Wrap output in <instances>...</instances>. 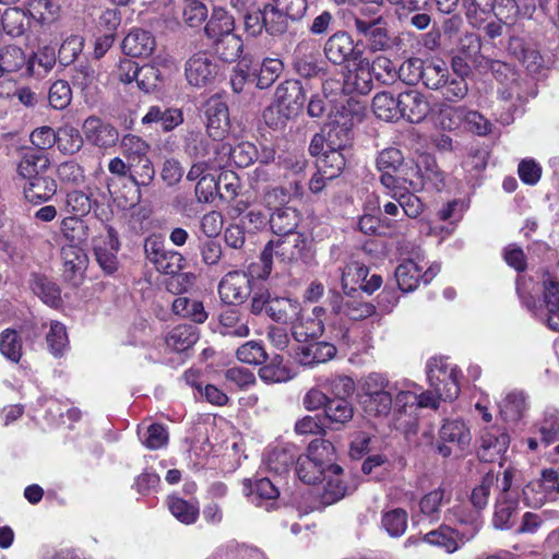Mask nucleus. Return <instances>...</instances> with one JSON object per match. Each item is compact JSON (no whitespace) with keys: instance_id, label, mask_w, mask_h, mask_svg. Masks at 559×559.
Masks as SVG:
<instances>
[{"instance_id":"20","label":"nucleus","mask_w":559,"mask_h":559,"mask_svg":"<svg viewBox=\"0 0 559 559\" xmlns=\"http://www.w3.org/2000/svg\"><path fill=\"white\" fill-rule=\"evenodd\" d=\"M61 259L63 262L62 275L64 280L74 286H79L87 269V254L78 245H67L61 248Z\"/></svg>"},{"instance_id":"17","label":"nucleus","mask_w":559,"mask_h":559,"mask_svg":"<svg viewBox=\"0 0 559 559\" xmlns=\"http://www.w3.org/2000/svg\"><path fill=\"white\" fill-rule=\"evenodd\" d=\"M215 155L218 160H223V167L226 164H233L238 168H246L259 158L257 146L247 141L239 142L234 146L226 142H218L215 145Z\"/></svg>"},{"instance_id":"27","label":"nucleus","mask_w":559,"mask_h":559,"mask_svg":"<svg viewBox=\"0 0 559 559\" xmlns=\"http://www.w3.org/2000/svg\"><path fill=\"white\" fill-rule=\"evenodd\" d=\"M156 47V40L150 31L132 28L122 40V50L134 58L150 57Z\"/></svg>"},{"instance_id":"16","label":"nucleus","mask_w":559,"mask_h":559,"mask_svg":"<svg viewBox=\"0 0 559 559\" xmlns=\"http://www.w3.org/2000/svg\"><path fill=\"white\" fill-rule=\"evenodd\" d=\"M120 249L118 234L112 226L107 227V237L94 242L93 254L105 275L112 276L119 270L117 253Z\"/></svg>"},{"instance_id":"23","label":"nucleus","mask_w":559,"mask_h":559,"mask_svg":"<svg viewBox=\"0 0 559 559\" xmlns=\"http://www.w3.org/2000/svg\"><path fill=\"white\" fill-rule=\"evenodd\" d=\"M28 286L45 305L53 309H59L63 305L61 289L46 274L40 272H32L28 278Z\"/></svg>"},{"instance_id":"47","label":"nucleus","mask_w":559,"mask_h":559,"mask_svg":"<svg viewBox=\"0 0 559 559\" xmlns=\"http://www.w3.org/2000/svg\"><path fill=\"white\" fill-rule=\"evenodd\" d=\"M73 87L87 92L95 86L98 74L88 60L80 61L73 66L70 74Z\"/></svg>"},{"instance_id":"10","label":"nucleus","mask_w":559,"mask_h":559,"mask_svg":"<svg viewBox=\"0 0 559 559\" xmlns=\"http://www.w3.org/2000/svg\"><path fill=\"white\" fill-rule=\"evenodd\" d=\"M352 22L350 27L358 36L366 39L371 51H383L391 48L392 39L382 17L362 19L353 16Z\"/></svg>"},{"instance_id":"32","label":"nucleus","mask_w":559,"mask_h":559,"mask_svg":"<svg viewBox=\"0 0 559 559\" xmlns=\"http://www.w3.org/2000/svg\"><path fill=\"white\" fill-rule=\"evenodd\" d=\"M343 469L340 465L330 464L321 480L324 481L323 491L321 493L322 501L325 504H332L345 497L347 487L341 475Z\"/></svg>"},{"instance_id":"12","label":"nucleus","mask_w":559,"mask_h":559,"mask_svg":"<svg viewBox=\"0 0 559 559\" xmlns=\"http://www.w3.org/2000/svg\"><path fill=\"white\" fill-rule=\"evenodd\" d=\"M306 92L299 80H285L277 85L274 95V103L284 118L297 116L304 108Z\"/></svg>"},{"instance_id":"5","label":"nucleus","mask_w":559,"mask_h":559,"mask_svg":"<svg viewBox=\"0 0 559 559\" xmlns=\"http://www.w3.org/2000/svg\"><path fill=\"white\" fill-rule=\"evenodd\" d=\"M454 98V88H448L447 93H442L440 100H436L431 105L430 119L433 129L438 132L432 138L436 147L440 151H452V136L454 124V107L452 102Z\"/></svg>"},{"instance_id":"3","label":"nucleus","mask_w":559,"mask_h":559,"mask_svg":"<svg viewBox=\"0 0 559 559\" xmlns=\"http://www.w3.org/2000/svg\"><path fill=\"white\" fill-rule=\"evenodd\" d=\"M239 361L260 366L259 376L264 382H284L296 374L293 362L277 352H236Z\"/></svg>"},{"instance_id":"53","label":"nucleus","mask_w":559,"mask_h":559,"mask_svg":"<svg viewBox=\"0 0 559 559\" xmlns=\"http://www.w3.org/2000/svg\"><path fill=\"white\" fill-rule=\"evenodd\" d=\"M294 461L295 455L285 447H275L270 449L264 457L266 467L276 475L286 473L293 465Z\"/></svg>"},{"instance_id":"48","label":"nucleus","mask_w":559,"mask_h":559,"mask_svg":"<svg viewBox=\"0 0 559 559\" xmlns=\"http://www.w3.org/2000/svg\"><path fill=\"white\" fill-rule=\"evenodd\" d=\"M0 67L3 74L24 72L26 55L21 47L8 45L0 48Z\"/></svg>"},{"instance_id":"42","label":"nucleus","mask_w":559,"mask_h":559,"mask_svg":"<svg viewBox=\"0 0 559 559\" xmlns=\"http://www.w3.org/2000/svg\"><path fill=\"white\" fill-rule=\"evenodd\" d=\"M216 144L209 141L202 133L191 131L185 136L183 152L194 160L205 159L211 151L215 153Z\"/></svg>"},{"instance_id":"58","label":"nucleus","mask_w":559,"mask_h":559,"mask_svg":"<svg viewBox=\"0 0 559 559\" xmlns=\"http://www.w3.org/2000/svg\"><path fill=\"white\" fill-rule=\"evenodd\" d=\"M120 147L123 157L130 163L148 155L151 151V145L144 139L132 133L122 136Z\"/></svg>"},{"instance_id":"11","label":"nucleus","mask_w":559,"mask_h":559,"mask_svg":"<svg viewBox=\"0 0 559 559\" xmlns=\"http://www.w3.org/2000/svg\"><path fill=\"white\" fill-rule=\"evenodd\" d=\"M218 72L219 64L206 52L194 53L185 64L186 79L194 87H206L213 84Z\"/></svg>"},{"instance_id":"6","label":"nucleus","mask_w":559,"mask_h":559,"mask_svg":"<svg viewBox=\"0 0 559 559\" xmlns=\"http://www.w3.org/2000/svg\"><path fill=\"white\" fill-rule=\"evenodd\" d=\"M144 253L155 270L165 275H179L186 264L183 255L168 248L160 235L152 234L145 238Z\"/></svg>"},{"instance_id":"19","label":"nucleus","mask_w":559,"mask_h":559,"mask_svg":"<svg viewBox=\"0 0 559 559\" xmlns=\"http://www.w3.org/2000/svg\"><path fill=\"white\" fill-rule=\"evenodd\" d=\"M88 143L100 148L114 147L119 141V132L111 123L97 116L87 117L82 126Z\"/></svg>"},{"instance_id":"7","label":"nucleus","mask_w":559,"mask_h":559,"mask_svg":"<svg viewBox=\"0 0 559 559\" xmlns=\"http://www.w3.org/2000/svg\"><path fill=\"white\" fill-rule=\"evenodd\" d=\"M323 53L333 66L349 68L350 64H358L364 57V50L359 41L355 43L352 35L346 31H337L332 34L323 46Z\"/></svg>"},{"instance_id":"46","label":"nucleus","mask_w":559,"mask_h":559,"mask_svg":"<svg viewBox=\"0 0 559 559\" xmlns=\"http://www.w3.org/2000/svg\"><path fill=\"white\" fill-rule=\"evenodd\" d=\"M284 70V63L278 58H264L260 69L253 72L257 79V87L266 90L271 87Z\"/></svg>"},{"instance_id":"14","label":"nucleus","mask_w":559,"mask_h":559,"mask_svg":"<svg viewBox=\"0 0 559 559\" xmlns=\"http://www.w3.org/2000/svg\"><path fill=\"white\" fill-rule=\"evenodd\" d=\"M295 71L302 78L311 79L326 74L320 53L310 40H301L293 53Z\"/></svg>"},{"instance_id":"8","label":"nucleus","mask_w":559,"mask_h":559,"mask_svg":"<svg viewBox=\"0 0 559 559\" xmlns=\"http://www.w3.org/2000/svg\"><path fill=\"white\" fill-rule=\"evenodd\" d=\"M377 168L381 173L380 182L388 190L405 188L408 181L404 173L405 163L402 152L395 147H389L380 152L377 157Z\"/></svg>"},{"instance_id":"62","label":"nucleus","mask_w":559,"mask_h":559,"mask_svg":"<svg viewBox=\"0 0 559 559\" xmlns=\"http://www.w3.org/2000/svg\"><path fill=\"white\" fill-rule=\"evenodd\" d=\"M525 396L523 392H512L507 395L500 405V413L506 421H518L525 412Z\"/></svg>"},{"instance_id":"34","label":"nucleus","mask_w":559,"mask_h":559,"mask_svg":"<svg viewBox=\"0 0 559 559\" xmlns=\"http://www.w3.org/2000/svg\"><path fill=\"white\" fill-rule=\"evenodd\" d=\"M235 17L223 7H214L210 20L205 24V35L214 40L234 34Z\"/></svg>"},{"instance_id":"49","label":"nucleus","mask_w":559,"mask_h":559,"mask_svg":"<svg viewBox=\"0 0 559 559\" xmlns=\"http://www.w3.org/2000/svg\"><path fill=\"white\" fill-rule=\"evenodd\" d=\"M243 492L253 503H258L260 499H276L280 495L277 487L266 477L257 479L253 483L250 479H246Z\"/></svg>"},{"instance_id":"31","label":"nucleus","mask_w":559,"mask_h":559,"mask_svg":"<svg viewBox=\"0 0 559 559\" xmlns=\"http://www.w3.org/2000/svg\"><path fill=\"white\" fill-rule=\"evenodd\" d=\"M354 70H349L345 75L344 91L347 93H357L359 95H367L373 87L374 78L368 62L364 64V59L358 64H353Z\"/></svg>"},{"instance_id":"54","label":"nucleus","mask_w":559,"mask_h":559,"mask_svg":"<svg viewBox=\"0 0 559 559\" xmlns=\"http://www.w3.org/2000/svg\"><path fill=\"white\" fill-rule=\"evenodd\" d=\"M215 51L223 61L234 62L242 52V39L236 34L222 36L213 40Z\"/></svg>"},{"instance_id":"18","label":"nucleus","mask_w":559,"mask_h":559,"mask_svg":"<svg viewBox=\"0 0 559 559\" xmlns=\"http://www.w3.org/2000/svg\"><path fill=\"white\" fill-rule=\"evenodd\" d=\"M335 456L334 445L325 439L312 440L307 450V454L300 455V474L307 480L313 479V475H306L305 472L308 467L313 469V473H318L319 464L322 467L329 468L330 464H334L333 460Z\"/></svg>"},{"instance_id":"15","label":"nucleus","mask_w":559,"mask_h":559,"mask_svg":"<svg viewBox=\"0 0 559 559\" xmlns=\"http://www.w3.org/2000/svg\"><path fill=\"white\" fill-rule=\"evenodd\" d=\"M251 292V280L246 272L230 271L218 284V295L225 305L242 304Z\"/></svg>"},{"instance_id":"63","label":"nucleus","mask_w":559,"mask_h":559,"mask_svg":"<svg viewBox=\"0 0 559 559\" xmlns=\"http://www.w3.org/2000/svg\"><path fill=\"white\" fill-rule=\"evenodd\" d=\"M370 68L374 79L384 85H391L399 79V69L395 63L384 56H378Z\"/></svg>"},{"instance_id":"28","label":"nucleus","mask_w":559,"mask_h":559,"mask_svg":"<svg viewBox=\"0 0 559 559\" xmlns=\"http://www.w3.org/2000/svg\"><path fill=\"white\" fill-rule=\"evenodd\" d=\"M49 166L50 159L46 152L28 147L22 152L16 171L21 179L26 180L44 175Z\"/></svg>"},{"instance_id":"21","label":"nucleus","mask_w":559,"mask_h":559,"mask_svg":"<svg viewBox=\"0 0 559 559\" xmlns=\"http://www.w3.org/2000/svg\"><path fill=\"white\" fill-rule=\"evenodd\" d=\"M401 119L411 123L423 122L431 110L427 97L417 90H407L399 94Z\"/></svg>"},{"instance_id":"50","label":"nucleus","mask_w":559,"mask_h":559,"mask_svg":"<svg viewBox=\"0 0 559 559\" xmlns=\"http://www.w3.org/2000/svg\"><path fill=\"white\" fill-rule=\"evenodd\" d=\"M85 40L81 35L72 34L62 40L57 59L59 66L66 68L78 60L84 49Z\"/></svg>"},{"instance_id":"41","label":"nucleus","mask_w":559,"mask_h":559,"mask_svg":"<svg viewBox=\"0 0 559 559\" xmlns=\"http://www.w3.org/2000/svg\"><path fill=\"white\" fill-rule=\"evenodd\" d=\"M372 111L383 121H399L401 119L399 96L390 92L377 93L372 99Z\"/></svg>"},{"instance_id":"36","label":"nucleus","mask_w":559,"mask_h":559,"mask_svg":"<svg viewBox=\"0 0 559 559\" xmlns=\"http://www.w3.org/2000/svg\"><path fill=\"white\" fill-rule=\"evenodd\" d=\"M300 213L294 207H276L271 214V229L277 236L299 233L297 227L300 223Z\"/></svg>"},{"instance_id":"4","label":"nucleus","mask_w":559,"mask_h":559,"mask_svg":"<svg viewBox=\"0 0 559 559\" xmlns=\"http://www.w3.org/2000/svg\"><path fill=\"white\" fill-rule=\"evenodd\" d=\"M130 183L131 188L126 193L118 194L116 190V182L114 179H107L106 186L111 195L122 198L126 205L134 206L141 201V189L150 187L156 176L154 164L146 155L142 158L135 159L130 163Z\"/></svg>"},{"instance_id":"1","label":"nucleus","mask_w":559,"mask_h":559,"mask_svg":"<svg viewBox=\"0 0 559 559\" xmlns=\"http://www.w3.org/2000/svg\"><path fill=\"white\" fill-rule=\"evenodd\" d=\"M229 4L242 17L243 31L250 37L257 38L263 32L280 36L288 28L289 17L273 0L262 4L255 0H230Z\"/></svg>"},{"instance_id":"57","label":"nucleus","mask_w":559,"mask_h":559,"mask_svg":"<svg viewBox=\"0 0 559 559\" xmlns=\"http://www.w3.org/2000/svg\"><path fill=\"white\" fill-rule=\"evenodd\" d=\"M456 118L460 126L477 135H486L490 132L491 123L479 112L466 109H456Z\"/></svg>"},{"instance_id":"59","label":"nucleus","mask_w":559,"mask_h":559,"mask_svg":"<svg viewBox=\"0 0 559 559\" xmlns=\"http://www.w3.org/2000/svg\"><path fill=\"white\" fill-rule=\"evenodd\" d=\"M58 141L56 145L58 150L66 155L78 153L83 146V138L81 132L71 126L60 128L57 132Z\"/></svg>"},{"instance_id":"13","label":"nucleus","mask_w":559,"mask_h":559,"mask_svg":"<svg viewBox=\"0 0 559 559\" xmlns=\"http://www.w3.org/2000/svg\"><path fill=\"white\" fill-rule=\"evenodd\" d=\"M206 132L214 141H221L229 132V109L218 94L211 96L205 105Z\"/></svg>"},{"instance_id":"51","label":"nucleus","mask_w":559,"mask_h":559,"mask_svg":"<svg viewBox=\"0 0 559 559\" xmlns=\"http://www.w3.org/2000/svg\"><path fill=\"white\" fill-rule=\"evenodd\" d=\"M346 165L344 152L335 150H325V152L317 159V169L326 174L328 179L337 178Z\"/></svg>"},{"instance_id":"39","label":"nucleus","mask_w":559,"mask_h":559,"mask_svg":"<svg viewBox=\"0 0 559 559\" xmlns=\"http://www.w3.org/2000/svg\"><path fill=\"white\" fill-rule=\"evenodd\" d=\"M159 122L163 131L168 132L183 122V114L178 108L162 109L159 106H151L142 118L143 124Z\"/></svg>"},{"instance_id":"44","label":"nucleus","mask_w":559,"mask_h":559,"mask_svg":"<svg viewBox=\"0 0 559 559\" xmlns=\"http://www.w3.org/2000/svg\"><path fill=\"white\" fill-rule=\"evenodd\" d=\"M347 297L335 310L337 313L354 321L367 319L376 313L377 308L373 304L357 299L353 294L347 295Z\"/></svg>"},{"instance_id":"43","label":"nucleus","mask_w":559,"mask_h":559,"mask_svg":"<svg viewBox=\"0 0 559 559\" xmlns=\"http://www.w3.org/2000/svg\"><path fill=\"white\" fill-rule=\"evenodd\" d=\"M61 7L53 0H31L29 15L40 25H50L60 16Z\"/></svg>"},{"instance_id":"40","label":"nucleus","mask_w":559,"mask_h":559,"mask_svg":"<svg viewBox=\"0 0 559 559\" xmlns=\"http://www.w3.org/2000/svg\"><path fill=\"white\" fill-rule=\"evenodd\" d=\"M0 26L10 37H20L29 28V16L20 8H8L2 14Z\"/></svg>"},{"instance_id":"30","label":"nucleus","mask_w":559,"mask_h":559,"mask_svg":"<svg viewBox=\"0 0 559 559\" xmlns=\"http://www.w3.org/2000/svg\"><path fill=\"white\" fill-rule=\"evenodd\" d=\"M421 73V82L429 90L440 91L442 94L448 88H453L454 80H449V70L441 59L425 61Z\"/></svg>"},{"instance_id":"60","label":"nucleus","mask_w":559,"mask_h":559,"mask_svg":"<svg viewBox=\"0 0 559 559\" xmlns=\"http://www.w3.org/2000/svg\"><path fill=\"white\" fill-rule=\"evenodd\" d=\"M95 203L92 195L82 190H72L66 195V211L74 216H86Z\"/></svg>"},{"instance_id":"61","label":"nucleus","mask_w":559,"mask_h":559,"mask_svg":"<svg viewBox=\"0 0 559 559\" xmlns=\"http://www.w3.org/2000/svg\"><path fill=\"white\" fill-rule=\"evenodd\" d=\"M60 230L69 245H79L87 238V227L79 216H68L61 221Z\"/></svg>"},{"instance_id":"64","label":"nucleus","mask_w":559,"mask_h":559,"mask_svg":"<svg viewBox=\"0 0 559 559\" xmlns=\"http://www.w3.org/2000/svg\"><path fill=\"white\" fill-rule=\"evenodd\" d=\"M325 416L331 423L344 425L353 418L354 409L352 404L344 397L330 400L326 404Z\"/></svg>"},{"instance_id":"37","label":"nucleus","mask_w":559,"mask_h":559,"mask_svg":"<svg viewBox=\"0 0 559 559\" xmlns=\"http://www.w3.org/2000/svg\"><path fill=\"white\" fill-rule=\"evenodd\" d=\"M171 310L176 316L189 319L197 324L204 323L209 317L202 301L187 296L176 297L171 304Z\"/></svg>"},{"instance_id":"55","label":"nucleus","mask_w":559,"mask_h":559,"mask_svg":"<svg viewBox=\"0 0 559 559\" xmlns=\"http://www.w3.org/2000/svg\"><path fill=\"white\" fill-rule=\"evenodd\" d=\"M328 148L344 152L350 146L353 130L347 123L333 122L326 131Z\"/></svg>"},{"instance_id":"45","label":"nucleus","mask_w":559,"mask_h":559,"mask_svg":"<svg viewBox=\"0 0 559 559\" xmlns=\"http://www.w3.org/2000/svg\"><path fill=\"white\" fill-rule=\"evenodd\" d=\"M408 523V514L402 508L384 509L381 514V527L391 536H402Z\"/></svg>"},{"instance_id":"33","label":"nucleus","mask_w":559,"mask_h":559,"mask_svg":"<svg viewBox=\"0 0 559 559\" xmlns=\"http://www.w3.org/2000/svg\"><path fill=\"white\" fill-rule=\"evenodd\" d=\"M282 178V168L276 163H260L249 177L251 189L261 194L272 186L280 183Z\"/></svg>"},{"instance_id":"29","label":"nucleus","mask_w":559,"mask_h":559,"mask_svg":"<svg viewBox=\"0 0 559 559\" xmlns=\"http://www.w3.org/2000/svg\"><path fill=\"white\" fill-rule=\"evenodd\" d=\"M56 50L52 46L45 45L26 57V67L22 76L44 78L57 63Z\"/></svg>"},{"instance_id":"52","label":"nucleus","mask_w":559,"mask_h":559,"mask_svg":"<svg viewBox=\"0 0 559 559\" xmlns=\"http://www.w3.org/2000/svg\"><path fill=\"white\" fill-rule=\"evenodd\" d=\"M369 267L359 261H352L347 263L342 273V289L345 295H350L357 292V285L362 281L364 276H369Z\"/></svg>"},{"instance_id":"35","label":"nucleus","mask_w":559,"mask_h":559,"mask_svg":"<svg viewBox=\"0 0 559 559\" xmlns=\"http://www.w3.org/2000/svg\"><path fill=\"white\" fill-rule=\"evenodd\" d=\"M200 338L195 325L181 323L174 326L165 335V344L170 349H191Z\"/></svg>"},{"instance_id":"2","label":"nucleus","mask_w":559,"mask_h":559,"mask_svg":"<svg viewBox=\"0 0 559 559\" xmlns=\"http://www.w3.org/2000/svg\"><path fill=\"white\" fill-rule=\"evenodd\" d=\"M531 284V278H526L525 276L518 278L516 290L520 298L538 320L545 323L550 330L559 331V282L551 277H547L543 281L545 310L533 309L532 304L534 302V298L530 287Z\"/></svg>"},{"instance_id":"22","label":"nucleus","mask_w":559,"mask_h":559,"mask_svg":"<svg viewBox=\"0 0 559 559\" xmlns=\"http://www.w3.org/2000/svg\"><path fill=\"white\" fill-rule=\"evenodd\" d=\"M433 276L435 273L431 269L423 272V269L412 259L404 260L394 272L399 290L403 293L414 292L419 286L420 281L429 283Z\"/></svg>"},{"instance_id":"26","label":"nucleus","mask_w":559,"mask_h":559,"mask_svg":"<svg viewBox=\"0 0 559 559\" xmlns=\"http://www.w3.org/2000/svg\"><path fill=\"white\" fill-rule=\"evenodd\" d=\"M509 444L510 436L506 429L493 426L481 436V448L477 453L478 459L484 462H492L508 450Z\"/></svg>"},{"instance_id":"25","label":"nucleus","mask_w":559,"mask_h":559,"mask_svg":"<svg viewBox=\"0 0 559 559\" xmlns=\"http://www.w3.org/2000/svg\"><path fill=\"white\" fill-rule=\"evenodd\" d=\"M297 322L294 323L292 334L298 343H305L309 345L319 344L323 346L332 347L336 349V346L331 342H319V338L323 335L324 323L320 319H310V316L300 314L296 318Z\"/></svg>"},{"instance_id":"38","label":"nucleus","mask_w":559,"mask_h":559,"mask_svg":"<svg viewBox=\"0 0 559 559\" xmlns=\"http://www.w3.org/2000/svg\"><path fill=\"white\" fill-rule=\"evenodd\" d=\"M300 312L301 306L298 300L273 294L271 306L269 307V318L271 320L278 323H288L295 320Z\"/></svg>"},{"instance_id":"9","label":"nucleus","mask_w":559,"mask_h":559,"mask_svg":"<svg viewBox=\"0 0 559 559\" xmlns=\"http://www.w3.org/2000/svg\"><path fill=\"white\" fill-rule=\"evenodd\" d=\"M274 247L276 258L287 264L308 263L313 257L310 241L300 231L278 236V239L274 241Z\"/></svg>"},{"instance_id":"56","label":"nucleus","mask_w":559,"mask_h":559,"mask_svg":"<svg viewBox=\"0 0 559 559\" xmlns=\"http://www.w3.org/2000/svg\"><path fill=\"white\" fill-rule=\"evenodd\" d=\"M168 507L171 514L181 523L192 524L199 516V503L194 500H183L179 497H170Z\"/></svg>"},{"instance_id":"24","label":"nucleus","mask_w":559,"mask_h":559,"mask_svg":"<svg viewBox=\"0 0 559 559\" xmlns=\"http://www.w3.org/2000/svg\"><path fill=\"white\" fill-rule=\"evenodd\" d=\"M22 188L25 200L34 205H39L53 198L58 185L55 178L44 174L24 180Z\"/></svg>"}]
</instances>
